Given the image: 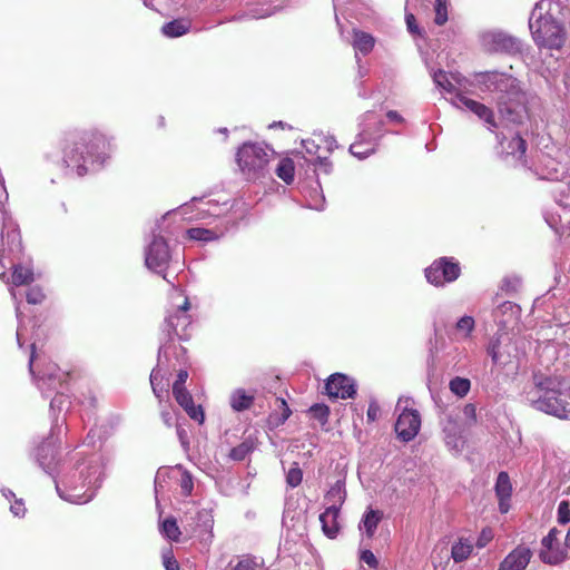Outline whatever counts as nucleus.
Masks as SVG:
<instances>
[{
    "label": "nucleus",
    "instance_id": "nucleus-33",
    "mask_svg": "<svg viewBox=\"0 0 570 570\" xmlns=\"http://www.w3.org/2000/svg\"><path fill=\"white\" fill-rule=\"evenodd\" d=\"M473 550V543L470 539L461 538L452 546L451 557L454 562L459 563L466 560Z\"/></svg>",
    "mask_w": 570,
    "mask_h": 570
},
{
    "label": "nucleus",
    "instance_id": "nucleus-63",
    "mask_svg": "<svg viewBox=\"0 0 570 570\" xmlns=\"http://www.w3.org/2000/svg\"><path fill=\"white\" fill-rule=\"evenodd\" d=\"M188 379V372L186 370H180L177 374V379L174 382L173 386H184Z\"/></svg>",
    "mask_w": 570,
    "mask_h": 570
},
{
    "label": "nucleus",
    "instance_id": "nucleus-42",
    "mask_svg": "<svg viewBox=\"0 0 570 570\" xmlns=\"http://www.w3.org/2000/svg\"><path fill=\"white\" fill-rule=\"evenodd\" d=\"M253 440L246 439L240 444L232 449L229 456L235 461H243L253 452Z\"/></svg>",
    "mask_w": 570,
    "mask_h": 570
},
{
    "label": "nucleus",
    "instance_id": "nucleus-32",
    "mask_svg": "<svg viewBox=\"0 0 570 570\" xmlns=\"http://www.w3.org/2000/svg\"><path fill=\"white\" fill-rule=\"evenodd\" d=\"M431 77H432L433 82L438 89H440L444 92H448V94H453L454 96L458 92H460L456 89L454 82L450 79L448 72H445L444 70H442V69L432 70Z\"/></svg>",
    "mask_w": 570,
    "mask_h": 570
},
{
    "label": "nucleus",
    "instance_id": "nucleus-52",
    "mask_svg": "<svg viewBox=\"0 0 570 570\" xmlns=\"http://www.w3.org/2000/svg\"><path fill=\"white\" fill-rule=\"evenodd\" d=\"M45 298L42 291L39 287H32L27 292V302L29 304H40Z\"/></svg>",
    "mask_w": 570,
    "mask_h": 570
},
{
    "label": "nucleus",
    "instance_id": "nucleus-12",
    "mask_svg": "<svg viewBox=\"0 0 570 570\" xmlns=\"http://www.w3.org/2000/svg\"><path fill=\"white\" fill-rule=\"evenodd\" d=\"M171 252L167 240L160 235H153L145 247V264L148 269L161 274L165 279V272L169 267Z\"/></svg>",
    "mask_w": 570,
    "mask_h": 570
},
{
    "label": "nucleus",
    "instance_id": "nucleus-8",
    "mask_svg": "<svg viewBox=\"0 0 570 570\" xmlns=\"http://www.w3.org/2000/svg\"><path fill=\"white\" fill-rule=\"evenodd\" d=\"M178 297L181 298V303H177L173 309L167 312L161 330L166 337V342L163 343L168 347H170L169 342L175 337L181 341L190 337L191 316L188 313L190 304L186 296L178 295Z\"/></svg>",
    "mask_w": 570,
    "mask_h": 570
},
{
    "label": "nucleus",
    "instance_id": "nucleus-60",
    "mask_svg": "<svg viewBox=\"0 0 570 570\" xmlns=\"http://www.w3.org/2000/svg\"><path fill=\"white\" fill-rule=\"evenodd\" d=\"M315 167L316 171H322L324 174H330L332 171V164L327 160V158L318 157Z\"/></svg>",
    "mask_w": 570,
    "mask_h": 570
},
{
    "label": "nucleus",
    "instance_id": "nucleus-20",
    "mask_svg": "<svg viewBox=\"0 0 570 570\" xmlns=\"http://www.w3.org/2000/svg\"><path fill=\"white\" fill-rule=\"evenodd\" d=\"M534 173L540 179L553 180L558 184L564 177L566 167L556 158L542 154L534 167Z\"/></svg>",
    "mask_w": 570,
    "mask_h": 570
},
{
    "label": "nucleus",
    "instance_id": "nucleus-34",
    "mask_svg": "<svg viewBox=\"0 0 570 570\" xmlns=\"http://www.w3.org/2000/svg\"><path fill=\"white\" fill-rule=\"evenodd\" d=\"M556 202L563 208H570V176L566 181L560 180L552 189Z\"/></svg>",
    "mask_w": 570,
    "mask_h": 570
},
{
    "label": "nucleus",
    "instance_id": "nucleus-19",
    "mask_svg": "<svg viewBox=\"0 0 570 570\" xmlns=\"http://www.w3.org/2000/svg\"><path fill=\"white\" fill-rule=\"evenodd\" d=\"M488 354L493 364L504 367L517 357V348L508 337L498 336L490 342Z\"/></svg>",
    "mask_w": 570,
    "mask_h": 570
},
{
    "label": "nucleus",
    "instance_id": "nucleus-5",
    "mask_svg": "<svg viewBox=\"0 0 570 570\" xmlns=\"http://www.w3.org/2000/svg\"><path fill=\"white\" fill-rule=\"evenodd\" d=\"M534 380V386L527 392V401L538 411L561 420L569 419L567 389H562L561 383L552 377L539 380L535 376Z\"/></svg>",
    "mask_w": 570,
    "mask_h": 570
},
{
    "label": "nucleus",
    "instance_id": "nucleus-21",
    "mask_svg": "<svg viewBox=\"0 0 570 570\" xmlns=\"http://www.w3.org/2000/svg\"><path fill=\"white\" fill-rule=\"evenodd\" d=\"M531 558V549L520 544L501 561L498 570H524Z\"/></svg>",
    "mask_w": 570,
    "mask_h": 570
},
{
    "label": "nucleus",
    "instance_id": "nucleus-6",
    "mask_svg": "<svg viewBox=\"0 0 570 570\" xmlns=\"http://www.w3.org/2000/svg\"><path fill=\"white\" fill-rule=\"evenodd\" d=\"M470 85L483 94L493 96L499 106L518 100L521 96L519 80L498 70L474 72Z\"/></svg>",
    "mask_w": 570,
    "mask_h": 570
},
{
    "label": "nucleus",
    "instance_id": "nucleus-53",
    "mask_svg": "<svg viewBox=\"0 0 570 570\" xmlns=\"http://www.w3.org/2000/svg\"><path fill=\"white\" fill-rule=\"evenodd\" d=\"M463 415L466 420L468 425H472L476 421V409L475 405L472 403H468L463 407Z\"/></svg>",
    "mask_w": 570,
    "mask_h": 570
},
{
    "label": "nucleus",
    "instance_id": "nucleus-14",
    "mask_svg": "<svg viewBox=\"0 0 570 570\" xmlns=\"http://www.w3.org/2000/svg\"><path fill=\"white\" fill-rule=\"evenodd\" d=\"M481 45L488 52L515 55L521 50L520 40L503 31L492 30L481 35Z\"/></svg>",
    "mask_w": 570,
    "mask_h": 570
},
{
    "label": "nucleus",
    "instance_id": "nucleus-24",
    "mask_svg": "<svg viewBox=\"0 0 570 570\" xmlns=\"http://www.w3.org/2000/svg\"><path fill=\"white\" fill-rule=\"evenodd\" d=\"M227 229V224L216 225L212 228L193 227L186 230V237L195 242L209 243L223 237Z\"/></svg>",
    "mask_w": 570,
    "mask_h": 570
},
{
    "label": "nucleus",
    "instance_id": "nucleus-31",
    "mask_svg": "<svg viewBox=\"0 0 570 570\" xmlns=\"http://www.w3.org/2000/svg\"><path fill=\"white\" fill-rule=\"evenodd\" d=\"M168 353H169V347L167 346V344L161 343L159 346V351H158V364L160 363V360L163 356L164 357L168 356ZM161 380H163V374H161V371L158 365L150 373V384L153 387V392L158 399L160 397V393L163 392V387H159Z\"/></svg>",
    "mask_w": 570,
    "mask_h": 570
},
{
    "label": "nucleus",
    "instance_id": "nucleus-64",
    "mask_svg": "<svg viewBox=\"0 0 570 570\" xmlns=\"http://www.w3.org/2000/svg\"><path fill=\"white\" fill-rule=\"evenodd\" d=\"M323 141L325 142L326 148L330 151H332V150H334L335 148L338 147L337 146V141H336V139H335V137L333 135L328 134V135L324 136Z\"/></svg>",
    "mask_w": 570,
    "mask_h": 570
},
{
    "label": "nucleus",
    "instance_id": "nucleus-35",
    "mask_svg": "<svg viewBox=\"0 0 570 570\" xmlns=\"http://www.w3.org/2000/svg\"><path fill=\"white\" fill-rule=\"evenodd\" d=\"M374 43L375 40L370 33L363 31L354 32L353 47L357 52H361L364 56L370 53L374 47Z\"/></svg>",
    "mask_w": 570,
    "mask_h": 570
},
{
    "label": "nucleus",
    "instance_id": "nucleus-39",
    "mask_svg": "<svg viewBox=\"0 0 570 570\" xmlns=\"http://www.w3.org/2000/svg\"><path fill=\"white\" fill-rule=\"evenodd\" d=\"M175 476L176 478H174V480L179 483L181 493L184 495H190L194 489L191 474L187 470L178 465L175 468Z\"/></svg>",
    "mask_w": 570,
    "mask_h": 570
},
{
    "label": "nucleus",
    "instance_id": "nucleus-48",
    "mask_svg": "<svg viewBox=\"0 0 570 570\" xmlns=\"http://www.w3.org/2000/svg\"><path fill=\"white\" fill-rule=\"evenodd\" d=\"M303 479V472L297 463H294L286 473V483L291 488H296L301 484Z\"/></svg>",
    "mask_w": 570,
    "mask_h": 570
},
{
    "label": "nucleus",
    "instance_id": "nucleus-61",
    "mask_svg": "<svg viewBox=\"0 0 570 570\" xmlns=\"http://www.w3.org/2000/svg\"><path fill=\"white\" fill-rule=\"evenodd\" d=\"M380 413V406L375 402H371L366 412V417L370 422L376 421Z\"/></svg>",
    "mask_w": 570,
    "mask_h": 570
},
{
    "label": "nucleus",
    "instance_id": "nucleus-41",
    "mask_svg": "<svg viewBox=\"0 0 570 570\" xmlns=\"http://www.w3.org/2000/svg\"><path fill=\"white\" fill-rule=\"evenodd\" d=\"M346 497L345 487L342 481H337L326 493L325 499L328 503L340 505L344 502Z\"/></svg>",
    "mask_w": 570,
    "mask_h": 570
},
{
    "label": "nucleus",
    "instance_id": "nucleus-56",
    "mask_svg": "<svg viewBox=\"0 0 570 570\" xmlns=\"http://www.w3.org/2000/svg\"><path fill=\"white\" fill-rule=\"evenodd\" d=\"M361 560L373 569L379 564L376 557L371 550H363L361 553Z\"/></svg>",
    "mask_w": 570,
    "mask_h": 570
},
{
    "label": "nucleus",
    "instance_id": "nucleus-36",
    "mask_svg": "<svg viewBox=\"0 0 570 570\" xmlns=\"http://www.w3.org/2000/svg\"><path fill=\"white\" fill-rule=\"evenodd\" d=\"M175 476V469H169V468H160L158 469L156 475H155V494H156V498L164 493L167 485H168V481L170 480H174Z\"/></svg>",
    "mask_w": 570,
    "mask_h": 570
},
{
    "label": "nucleus",
    "instance_id": "nucleus-58",
    "mask_svg": "<svg viewBox=\"0 0 570 570\" xmlns=\"http://www.w3.org/2000/svg\"><path fill=\"white\" fill-rule=\"evenodd\" d=\"M16 314H17V318L19 321V326L17 328V342H18L19 347L21 348L22 344H23L22 340L24 337L26 328L21 324L22 321H21V314H20L19 304L16 305Z\"/></svg>",
    "mask_w": 570,
    "mask_h": 570
},
{
    "label": "nucleus",
    "instance_id": "nucleus-26",
    "mask_svg": "<svg viewBox=\"0 0 570 570\" xmlns=\"http://www.w3.org/2000/svg\"><path fill=\"white\" fill-rule=\"evenodd\" d=\"M511 492L512 485L509 474L507 472H500L495 482V494L499 499V510L501 513H507L510 509L509 501Z\"/></svg>",
    "mask_w": 570,
    "mask_h": 570
},
{
    "label": "nucleus",
    "instance_id": "nucleus-30",
    "mask_svg": "<svg viewBox=\"0 0 570 570\" xmlns=\"http://www.w3.org/2000/svg\"><path fill=\"white\" fill-rule=\"evenodd\" d=\"M191 28L188 19H176L163 26L161 32L168 38H177L186 35Z\"/></svg>",
    "mask_w": 570,
    "mask_h": 570
},
{
    "label": "nucleus",
    "instance_id": "nucleus-44",
    "mask_svg": "<svg viewBox=\"0 0 570 570\" xmlns=\"http://www.w3.org/2000/svg\"><path fill=\"white\" fill-rule=\"evenodd\" d=\"M307 207L315 210H323L325 208V197L320 187L313 188L306 196Z\"/></svg>",
    "mask_w": 570,
    "mask_h": 570
},
{
    "label": "nucleus",
    "instance_id": "nucleus-25",
    "mask_svg": "<svg viewBox=\"0 0 570 570\" xmlns=\"http://www.w3.org/2000/svg\"><path fill=\"white\" fill-rule=\"evenodd\" d=\"M338 515L340 508L335 504H331L330 507H327L325 511L320 515L322 530L324 534L330 539L336 538V535L340 532Z\"/></svg>",
    "mask_w": 570,
    "mask_h": 570
},
{
    "label": "nucleus",
    "instance_id": "nucleus-18",
    "mask_svg": "<svg viewBox=\"0 0 570 570\" xmlns=\"http://www.w3.org/2000/svg\"><path fill=\"white\" fill-rule=\"evenodd\" d=\"M326 393L334 399H353L356 394V384L354 380L345 374H332L325 384Z\"/></svg>",
    "mask_w": 570,
    "mask_h": 570
},
{
    "label": "nucleus",
    "instance_id": "nucleus-51",
    "mask_svg": "<svg viewBox=\"0 0 570 570\" xmlns=\"http://www.w3.org/2000/svg\"><path fill=\"white\" fill-rule=\"evenodd\" d=\"M558 522L567 524L570 522V503L569 501H561L558 505Z\"/></svg>",
    "mask_w": 570,
    "mask_h": 570
},
{
    "label": "nucleus",
    "instance_id": "nucleus-59",
    "mask_svg": "<svg viewBox=\"0 0 570 570\" xmlns=\"http://www.w3.org/2000/svg\"><path fill=\"white\" fill-rule=\"evenodd\" d=\"M405 21H406L407 30L412 35H420L421 33L420 28L416 24V20H415V17H414L413 13H406Z\"/></svg>",
    "mask_w": 570,
    "mask_h": 570
},
{
    "label": "nucleus",
    "instance_id": "nucleus-4",
    "mask_svg": "<svg viewBox=\"0 0 570 570\" xmlns=\"http://www.w3.org/2000/svg\"><path fill=\"white\" fill-rule=\"evenodd\" d=\"M29 371L32 379L45 397L55 396L50 402L52 412L67 409L70 401L66 394L68 391V373L62 372L55 363H45L43 358L37 353L36 343L30 344Z\"/></svg>",
    "mask_w": 570,
    "mask_h": 570
},
{
    "label": "nucleus",
    "instance_id": "nucleus-3",
    "mask_svg": "<svg viewBox=\"0 0 570 570\" xmlns=\"http://www.w3.org/2000/svg\"><path fill=\"white\" fill-rule=\"evenodd\" d=\"M563 7L557 0L538 1L529 18V29L533 41L540 48L559 50L566 42Z\"/></svg>",
    "mask_w": 570,
    "mask_h": 570
},
{
    "label": "nucleus",
    "instance_id": "nucleus-11",
    "mask_svg": "<svg viewBox=\"0 0 570 570\" xmlns=\"http://www.w3.org/2000/svg\"><path fill=\"white\" fill-rule=\"evenodd\" d=\"M361 126V131L357 134L355 141L350 146V153L362 160L375 153L380 136L372 131V126L379 130L383 126V121L376 119L374 112L367 111L364 115V124Z\"/></svg>",
    "mask_w": 570,
    "mask_h": 570
},
{
    "label": "nucleus",
    "instance_id": "nucleus-45",
    "mask_svg": "<svg viewBox=\"0 0 570 570\" xmlns=\"http://www.w3.org/2000/svg\"><path fill=\"white\" fill-rule=\"evenodd\" d=\"M161 533L171 541H178L180 537V530L174 518H167L160 525Z\"/></svg>",
    "mask_w": 570,
    "mask_h": 570
},
{
    "label": "nucleus",
    "instance_id": "nucleus-22",
    "mask_svg": "<svg viewBox=\"0 0 570 570\" xmlns=\"http://www.w3.org/2000/svg\"><path fill=\"white\" fill-rule=\"evenodd\" d=\"M173 394L177 403L186 411L190 419L197 421L199 424L204 422L205 415L202 406L194 404L193 397L185 386H173Z\"/></svg>",
    "mask_w": 570,
    "mask_h": 570
},
{
    "label": "nucleus",
    "instance_id": "nucleus-37",
    "mask_svg": "<svg viewBox=\"0 0 570 570\" xmlns=\"http://www.w3.org/2000/svg\"><path fill=\"white\" fill-rule=\"evenodd\" d=\"M33 271L30 266L14 265L12 273V284L14 286H22L33 282Z\"/></svg>",
    "mask_w": 570,
    "mask_h": 570
},
{
    "label": "nucleus",
    "instance_id": "nucleus-9",
    "mask_svg": "<svg viewBox=\"0 0 570 570\" xmlns=\"http://www.w3.org/2000/svg\"><path fill=\"white\" fill-rule=\"evenodd\" d=\"M229 206L227 203L194 197L189 203L183 204L175 212L179 213L188 222H204L212 224V219L220 218Z\"/></svg>",
    "mask_w": 570,
    "mask_h": 570
},
{
    "label": "nucleus",
    "instance_id": "nucleus-43",
    "mask_svg": "<svg viewBox=\"0 0 570 570\" xmlns=\"http://www.w3.org/2000/svg\"><path fill=\"white\" fill-rule=\"evenodd\" d=\"M2 495L11 502L14 499L13 503L10 505V511L14 517H23L26 513V507L22 499H16V494L7 488L1 489Z\"/></svg>",
    "mask_w": 570,
    "mask_h": 570
},
{
    "label": "nucleus",
    "instance_id": "nucleus-38",
    "mask_svg": "<svg viewBox=\"0 0 570 570\" xmlns=\"http://www.w3.org/2000/svg\"><path fill=\"white\" fill-rule=\"evenodd\" d=\"M474 318L472 316L464 315L460 320H458L454 327V335L456 340H466L470 337L472 331L474 330Z\"/></svg>",
    "mask_w": 570,
    "mask_h": 570
},
{
    "label": "nucleus",
    "instance_id": "nucleus-46",
    "mask_svg": "<svg viewBox=\"0 0 570 570\" xmlns=\"http://www.w3.org/2000/svg\"><path fill=\"white\" fill-rule=\"evenodd\" d=\"M449 387L453 394L463 397L469 393L471 383L468 379L456 376L450 381Z\"/></svg>",
    "mask_w": 570,
    "mask_h": 570
},
{
    "label": "nucleus",
    "instance_id": "nucleus-15",
    "mask_svg": "<svg viewBox=\"0 0 570 570\" xmlns=\"http://www.w3.org/2000/svg\"><path fill=\"white\" fill-rule=\"evenodd\" d=\"M451 104L459 109H466L474 114L479 119L483 120L488 129L493 131L497 128L494 114L491 108L484 104L466 97L462 92H458L451 99Z\"/></svg>",
    "mask_w": 570,
    "mask_h": 570
},
{
    "label": "nucleus",
    "instance_id": "nucleus-54",
    "mask_svg": "<svg viewBox=\"0 0 570 570\" xmlns=\"http://www.w3.org/2000/svg\"><path fill=\"white\" fill-rule=\"evenodd\" d=\"M197 519L199 522H202V525L205 529H210L213 525V515L209 510L203 509L197 513Z\"/></svg>",
    "mask_w": 570,
    "mask_h": 570
},
{
    "label": "nucleus",
    "instance_id": "nucleus-49",
    "mask_svg": "<svg viewBox=\"0 0 570 570\" xmlns=\"http://www.w3.org/2000/svg\"><path fill=\"white\" fill-rule=\"evenodd\" d=\"M309 412L313 415V417L318 420L322 424L327 422L328 414H330L328 406H326L324 404H314L309 407Z\"/></svg>",
    "mask_w": 570,
    "mask_h": 570
},
{
    "label": "nucleus",
    "instance_id": "nucleus-13",
    "mask_svg": "<svg viewBox=\"0 0 570 570\" xmlns=\"http://www.w3.org/2000/svg\"><path fill=\"white\" fill-rule=\"evenodd\" d=\"M460 274V265L453 257H440L424 271L428 283L436 287L456 281Z\"/></svg>",
    "mask_w": 570,
    "mask_h": 570
},
{
    "label": "nucleus",
    "instance_id": "nucleus-7",
    "mask_svg": "<svg viewBox=\"0 0 570 570\" xmlns=\"http://www.w3.org/2000/svg\"><path fill=\"white\" fill-rule=\"evenodd\" d=\"M275 151L265 144L244 142L236 153V163L247 180L264 178Z\"/></svg>",
    "mask_w": 570,
    "mask_h": 570
},
{
    "label": "nucleus",
    "instance_id": "nucleus-17",
    "mask_svg": "<svg viewBox=\"0 0 570 570\" xmlns=\"http://www.w3.org/2000/svg\"><path fill=\"white\" fill-rule=\"evenodd\" d=\"M561 532L552 528L541 541L540 559L548 564L556 566L567 559V550L559 543Z\"/></svg>",
    "mask_w": 570,
    "mask_h": 570
},
{
    "label": "nucleus",
    "instance_id": "nucleus-2",
    "mask_svg": "<svg viewBox=\"0 0 570 570\" xmlns=\"http://www.w3.org/2000/svg\"><path fill=\"white\" fill-rule=\"evenodd\" d=\"M109 139L98 130L69 134L62 147L66 174L82 177L101 168L110 156Z\"/></svg>",
    "mask_w": 570,
    "mask_h": 570
},
{
    "label": "nucleus",
    "instance_id": "nucleus-23",
    "mask_svg": "<svg viewBox=\"0 0 570 570\" xmlns=\"http://www.w3.org/2000/svg\"><path fill=\"white\" fill-rule=\"evenodd\" d=\"M444 442L450 450L461 451L464 445L463 430L452 416L448 415L443 422Z\"/></svg>",
    "mask_w": 570,
    "mask_h": 570
},
{
    "label": "nucleus",
    "instance_id": "nucleus-27",
    "mask_svg": "<svg viewBox=\"0 0 570 570\" xmlns=\"http://www.w3.org/2000/svg\"><path fill=\"white\" fill-rule=\"evenodd\" d=\"M501 145L507 156H511L515 160V164L524 167L528 165L525 159L527 144L525 140L522 139L519 135L511 138L507 146H504L502 142Z\"/></svg>",
    "mask_w": 570,
    "mask_h": 570
},
{
    "label": "nucleus",
    "instance_id": "nucleus-47",
    "mask_svg": "<svg viewBox=\"0 0 570 570\" xmlns=\"http://www.w3.org/2000/svg\"><path fill=\"white\" fill-rule=\"evenodd\" d=\"M448 0H435L434 2V23L443 26L449 19Z\"/></svg>",
    "mask_w": 570,
    "mask_h": 570
},
{
    "label": "nucleus",
    "instance_id": "nucleus-29",
    "mask_svg": "<svg viewBox=\"0 0 570 570\" xmlns=\"http://www.w3.org/2000/svg\"><path fill=\"white\" fill-rule=\"evenodd\" d=\"M383 518V513L380 510H373L368 509L361 522H360V530L366 534L367 538H372L376 531V528L380 523V521Z\"/></svg>",
    "mask_w": 570,
    "mask_h": 570
},
{
    "label": "nucleus",
    "instance_id": "nucleus-55",
    "mask_svg": "<svg viewBox=\"0 0 570 570\" xmlns=\"http://www.w3.org/2000/svg\"><path fill=\"white\" fill-rule=\"evenodd\" d=\"M493 539V532L490 528L483 529L476 540L478 548H484Z\"/></svg>",
    "mask_w": 570,
    "mask_h": 570
},
{
    "label": "nucleus",
    "instance_id": "nucleus-57",
    "mask_svg": "<svg viewBox=\"0 0 570 570\" xmlns=\"http://www.w3.org/2000/svg\"><path fill=\"white\" fill-rule=\"evenodd\" d=\"M163 562L166 570H179V564L171 552H167L163 556Z\"/></svg>",
    "mask_w": 570,
    "mask_h": 570
},
{
    "label": "nucleus",
    "instance_id": "nucleus-10",
    "mask_svg": "<svg viewBox=\"0 0 570 570\" xmlns=\"http://www.w3.org/2000/svg\"><path fill=\"white\" fill-rule=\"evenodd\" d=\"M413 403L411 397L402 396L396 404L395 410L400 413L394 429L397 438L403 442L412 441L421 429V415L417 410L411 407Z\"/></svg>",
    "mask_w": 570,
    "mask_h": 570
},
{
    "label": "nucleus",
    "instance_id": "nucleus-16",
    "mask_svg": "<svg viewBox=\"0 0 570 570\" xmlns=\"http://www.w3.org/2000/svg\"><path fill=\"white\" fill-rule=\"evenodd\" d=\"M57 454H58V444L52 439H46L43 440L35 450V460L38 463V465L49 475H57V472L59 470V463L57 461Z\"/></svg>",
    "mask_w": 570,
    "mask_h": 570
},
{
    "label": "nucleus",
    "instance_id": "nucleus-28",
    "mask_svg": "<svg viewBox=\"0 0 570 570\" xmlns=\"http://www.w3.org/2000/svg\"><path fill=\"white\" fill-rule=\"evenodd\" d=\"M254 400V393H248L244 389H236L230 393L229 405L235 412H243L253 405Z\"/></svg>",
    "mask_w": 570,
    "mask_h": 570
},
{
    "label": "nucleus",
    "instance_id": "nucleus-50",
    "mask_svg": "<svg viewBox=\"0 0 570 570\" xmlns=\"http://www.w3.org/2000/svg\"><path fill=\"white\" fill-rule=\"evenodd\" d=\"M230 570H258V563L255 561V559L245 556L237 560Z\"/></svg>",
    "mask_w": 570,
    "mask_h": 570
},
{
    "label": "nucleus",
    "instance_id": "nucleus-1",
    "mask_svg": "<svg viewBox=\"0 0 570 570\" xmlns=\"http://www.w3.org/2000/svg\"><path fill=\"white\" fill-rule=\"evenodd\" d=\"M58 495L70 503H88L104 480L102 456L97 452L76 451L61 462L55 475Z\"/></svg>",
    "mask_w": 570,
    "mask_h": 570
},
{
    "label": "nucleus",
    "instance_id": "nucleus-62",
    "mask_svg": "<svg viewBox=\"0 0 570 570\" xmlns=\"http://www.w3.org/2000/svg\"><path fill=\"white\" fill-rule=\"evenodd\" d=\"M161 420L167 426H171L174 424L175 415L166 409L161 410Z\"/></svg>",
    "mask_w": 570,
    "mask_h": 570
},
{
    "label": "nucleus",
    "instance_id": "nucleus-40",
    "mask_svg": "<svg viewBox=\"0 0 570 570\" xmlns=\"http://www.w3.org/2000/svg\"><path fill=\"white\" fill-rule=\"evenodd\" d=\"M294 161L289 158H283L276 167L277 177L288 185L294 180Z\"/></svg>",
    "mask_w": 570,
    "mask_h": 570
}]
</instances>
